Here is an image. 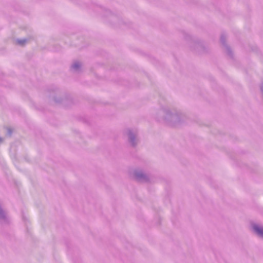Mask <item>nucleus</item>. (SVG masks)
I'll use <instances>...</instances> for the list:
<instances>
[{
	"instance_id": "3",
	"label": "nucleus",
	"mask_w": 263,
	"mask_h": 263,
	"mask_svg": "<svg viewBox=\"0 0 263 263\" xmlns=\"http://www.w3.org/2000/svg\"><path fill=\"white\" fill-rule=\"evenodd\" d=\"M74 66L76 68L78 67V66L77 65H74Z\"/></svg>"
},
{
	"instance_id": "1",
	"label": "nucleus",
	"mask_w": 263,
	"mask_h": 263,
	"mask_svg": "<svg viewBox=\"0 0 263 263\" xmlns=\"http://www.w3.org/2000/svg\"><path fill=\"white\" fill-rule=\"evenodd\" d=\"M254 231L259 235H260L261 236H263V228L257 226L255 225L253 227Z\"/></svg>"
},
{
	"instance_id": "2",
	"label": "nucleus",
	"mask_w": 263,
	"mask_h": 263,
	"mask_svg": "<svg viewBox=\"0 0 263 263\" xmlns=\"http://www.w3.org/2000/svg\"><path fill=\"white\" fill-rule=\"evenodd\" d=\"M24 42H25V41H18V43L20 44H23Z\"/></svg>"
}]
</instances>
